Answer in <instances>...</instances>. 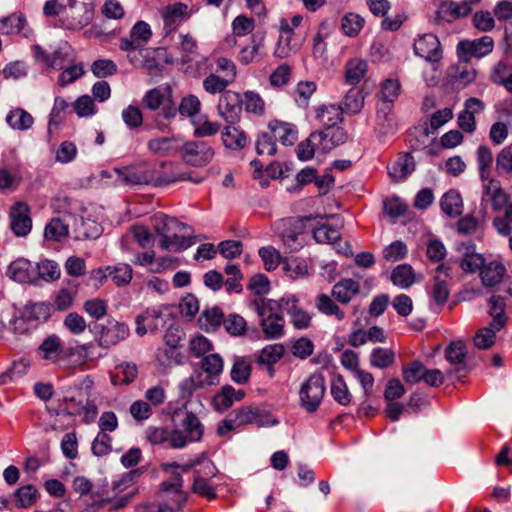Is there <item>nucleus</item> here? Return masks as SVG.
Returning a JSON list of instances; mask_svg holds the SVG:
<instances>
[{
  "instance_id": "obj_63",
  "label": "nucleus",
  "mask_w": 512,
  "mask_h": 512,
  "mask_svg": "<svg viewBox=\"0 0 512 512\" xmlns=\"http://www.w3.org/2000/svg\"><path fill=\"white\" fill-rule=\"evenodd\" d=\"M38 496L39 493L33 485H23L14 493L17 506L21 508H27L34 505Z\"/></svg>"
},
{
  "instance_id": "obj_37",
  "label": "nucleus",
  "mask_w": 512,
  "mask_h": 512,
  "mask_svg": "<svg viewBox=\"0 0 512 512\" xmlns=\"http://www.w3.org/2000/svg\"><path fill=\"white\" fill-rule=\"evenodd\" d=\"M107 273H104L101 269L97 270L96 273L101 277H110L117 286H124L131 282L133 277V270L129 264L118 263L113 266H107L105 268Z\"/></svg>"
},
{
  "instance_id": "obj_10",
  "label": "nucleus",
  "mask_w": 512,
  "mask_h": 512,
  "mask_svg": "<svg viewBox=\"0 0 512 512\" xmlns=\"http://www.w3.org/2000/svg\"><path fill=\"white\" fill-rule=\"evenodd\" d=\"M96 340L100 347L109 349L130 335V328L124 322L108 319L105 324L96 327Z\"/></svg>"
},
{
  "instance_id": "obj_40",
  "label": "nucleus",
  "mask_w": 512,
  "mask_h": 512,
  "mask_svg": "<svg viewBox=\"0 0 512 512\" xmlns=\"http://www.w3.org/2000/svg\"><path fill=\"white\" fill-rule=\"evenodd\" d=\"M180 142L176 137H157L147 142L148 150L156 155L167 156L179 152Z\"/></svg>"
},
{
  "instance_id": "obj_52",
  "label": "nucleus",
  "mask_w": 512,
  "mask_h": 512,
  "mask_svg": "<svg viewBox=\"0 0 512 512\" xmlns=\"http://www.w3.org/2000/svg\"><path fill=\"white\" fill-rule=\"evenodd\" d=\"M331 394L333 399L340 405L347 406L352 401V394L341 375H336L331 380Z\"/></svg>"
},
{
  "instance_id": "obj_50",
  "label": "nucleus",
  "mask_w": 512,
  "mask_h": 512,
  "mask_svg": "<svg viewBox=\"0 0 512 512\" xmlns=\"http://www.w3.org/2000/svg\"><path fill=\"white\" fill-rule=\"evenodd\" d=\"M442 211L449 217H456L462 212V198L455 190L446 192L440 202Z\"/></svg>"
},
{
  "instance_id": "obj_24",
  "label": "nucleus",
  "mask_w": 512,
  "mask_h": 512,
  "mask_svg": "<svg viewBox=\"0 0 512 512\" xmlns=\"http://www.w3.org/2000/svg\"><path fill=\"white\" fill-rule=\"evenodd\" d=\"M136 334L140 337L153 332L163 325V313L160 309L148 308L135 318Z\"/></svg>"
},
{
  "instance_id": "obj_6",
  "label": "nucleus",
  "mask_w": 512,
  "mask_h": 512,
  "mask_svg": "<svg viewBox=\"0 0 512 512\" xmlns=\"http://www.w3.org/2000/svg\"><path fill=\"white\" fill-rule=\"evenodd\" d=\"M120 182L126 185H148L157 187L156 163L141 162L132 166L114 169Z\"/></svg>"
},
{
  "instance_id": "obj_11",
  "label": "nucleus",
  "mask_w": 512,
  "mask_h": 512,
  "mask_svg": "<svg viewBox=\"0 0 512 512\" xmlns=\"http://www.w3.org/2000/svg\"><path fill=\"white\" fill-rule=\"evenodd\" d=\"M217 472V468L210 461H205L201 463L200 468L194 469L193 493L209 501L215 499L217 494L212 478L216 476Z\"/></svg>"
},
{
  "instance_id": "obj_27",
  "label": "nucleus",
  "mask_w": 512,
  "mask_h": 512,
  "mask_svg": "<svg viewBox=\"0 0 512 512\" xmlns=\"http://www.w3.org/2000/svg\"><path fill=\"white\" fill-rule=\"evenodd\" d=\"M0 33L3 35L22 34L27 38L32 34V30L28 27L23 14L12 13L0 19Z\"/></svg>"
},
{
  "instance_id": "obj_42",
  "label": "nucleus",
  "mask_w": 512,
  "mask_h": 512,
  "mask_svg": "<svg viewBox=\"0 0 512 512\" xmlns=\"http://www.w3.org/2000/svg\"><path fill=\"white\" fill-rule=\"evenodd\" d=\"M223 145L230 150H241L247 144L246 134L239 128L227 125L221 132Z\"/></svg>"
},
{
  "instance_id": "obj_18",
  "label": "nucleus",
  "mask_w": 512,
  "mask_h": 512,
  "mask_svg": "<svg viewBox=\"0 0 512 512\" xmlns=\"http://www.w3.org/2000/svg\"><path fill=\"white\" fill-rule=\"evenodd\" d=\"M414 52L429 62H438L442 57L440 42L432 33L424 34L415 40Z\"/></svg>"
},
{
  "instance_id": "obj_58",
  "label": "nucleus",
  "mask_w": 512,
  "mask_h": 512,
  "mask_svg": "<svg viewBox=\"0 0 512 512\" xmlns=\"http://www.w3.org/2000/svg\"><path fill=\"white\" fill-rule=\"evenodd\" d=\"M233 84L228 79L216 74L210 73L203 80V89L205 92L211 95L220 94L222 95L224 92H227V87Z\"/></svg>"
},
{
  "instance_id": "obj_43",
  "label": "nucleus",
  "mask_w": 512,
  "mask_h": 512,
  "mask_svg": "<svg viewBox=\"0 0 512 512\" xmlns=\"http://www.w3.org/2000/svg\"><path fill=\"white\" fill-rule=\"evenodd\" d=\"M368 64L365 60L354 58L345 65V81L349 85L358 84L366 75Z\"/></svg>"
},
{
  "instance_id": "obj_64",
  "label": "nucleus",
  "mask_w": 512,
  "mask_h": 512,
  "mask_svg": "<svg viewBox=\"0 0 512 512\" xmlns=\"http://www.w3.org/2000/svg\"><path fill=\"white\" fill-rule=\"evenodd\" d=\"M426 367L422 362L414 360L402 369L403 379L407 384H417L423 381Z\"/></svg>"
},
{
  "instance_id": "obj_28",
  "label": "nucleus",
  "mask_w": 512,
  "mask_h": 512,
  "mask_svg": "<svg viewBox=\"0 0 512 512\" xmlns=\"http://www.w3.org/2000/svg\"><path fill=\"white\" fill-rule=\"evenodd\" d=\"M268 127L274 139L279 140L285 146L293 145L298 139V129L292 123L273 120Z\"/></svg>"
},
{
  "instance_id": "obj_29",
  "label": "nucleus",
  "mask_w": 512,
  "mask_h": 512,
  "mask_svg": "<svg viewBox=\"0 0 512 512\" xmlns=\"http://www.w3.org/2000/svg\"><path fill=\"white\" fill-rule=\"evenodd\" d=\"M448 76L453 84L465 87L476 79L477 72L468 60L459 59L456 65L448 69Z\"/></svg>"
},
{
  "instance_id": "obj_49",
  "label": "nucleus",
  "mask_w": 512,
  "mask_h": 512,
  "mask_svg": "<svg viewBox=\"0 0 512 512\" xmlns=\"http://www.w3.org/2000/svg\"><path fill=\"white\" fill-rule=\"evenodd\" d=\"M476 156L478 172L481 180L486 181L491 179L490 174L493 164V153L491 149L485 145H481L477 149Z\"/></svg>"
},
{
  "instance_id": "obj_15",
  "label": "nucleus",
  "mask_w": 512,
  "mask_h": 512,
  "mask_svg": "<svg viewBox=\"0 0 512 512\" xmlns=\"http://www.w3.org/2000/svg\"><path fill=\"white\" fill-rule=\"evenodd\" d=\"M232 33L228 34L221 41L222 49H233L238 44V37H244L253 32L255 29V20L245 14L236 16L231 23Z\"/></svg>"
},
{
  "instance_id": "obj_16",
  "label": "nucleus",
  "mask_w": 512,
  "mask_h": 512,
  "mask_svg": "<svg viewBox=\"0 0 512 512\" xmlns=\"http://www.w3.org/2000/svg\"><path fill=\"white\" fill-rule=\"evenodd\" d=\"M92 17V8L84 2L76 3L61 15L66 28L73 30L87 26L91 22Z\"/></svg>"
},
{
  "instance_id": "obj_46",
  "label": "nucleus",
  "mask_w": 512,
  "mask_h": 512,
  "mask_svg": "<svg viewBox=\"0 0 512 512\" xmlns=\"http://www.w3.org/2000/svg\"><path fill=\"white\" fill-rule=\"evenodd\" d=\"M161 470L171 475V480L163 481L161 488L163 491L180 492L183 486V479L179 473V464L177 462H167L161 464Z\"/></svg>"
},
{
  "instance_id": "obj_44",
  "label": "nucleus",
  "mask_w": 512,
  "mask_h": 512,
  "mask_svg": "<svg viewBox=\"0 0 512 512\" xmlns=\"http://www.w3.org/2000/svg\"><path fill=\"white\" fill-rule=\"evenodd\" d=\"M69 234V224L66 217H54L46 225L44 235L47 240L60 242Z\"/></svg>"
},
{
  "instance_id": "obj_57",
  "label": "nucleus",
  "mask_w": 512,
  "mask_h": 512,
  "mask_svg": "<svg viewBox=\"0 0 512 512\" xmlns=\"http://www.w3.org/2000/svg\"><path fill=\"white\" fill-rule=\"evenodd\" d=\"M313 237L318 243L334 244L336 241L340 240L341 233L338 227L323 223L314 228Z\"/></svg>"
},
{
  "instance_id": "obj_56",
  "label": "nucleus",
  "mask_w": 512,
  "mask_h": 512,
  "mask_svg": "<svg viewBox=\"0 0 512 512\" xmlns=\"http://www.w3.org/2000/svg\"><path fill=\"white\" fill-rule=\"evenodd\" d=\"M467 357V348L462 340L452 341L445 349V358L452 365L464 368Z\"/></svg>"
},
{
  "instance_id": "obj_4",
  "label": "nucleus",
  "mask_w": 512,
  "mask_h": 512,
  "mask_svg": "<svg viewBox=\"0 0 512 512\" xmlns=\"http://www.w3.org/2000/svg\"><path fill=\"white\" fill-rule=\"evenodd\" d=\"M277 301L268 298H254L249 307L259 317V324L266 340H278L285 335V319L277 312Z\"/></svg>"
},
{
  "instance_id": "obj_23",
  "label": "nucleus",
  "mask_w": 512,
  "mask_h": 512,
  "mask_svg": "<svg viewBox=\"0 0 512 512\" xmlns=\"http://www.w3.org/2000/svg\"><path fill=\"white\" fill-rule=\"evenodd\" d=\"M223 369V358L217 353H210L202 358L199 372L204 373V379L210 386H215L220 383Z\"/></svg>"
},
{
  "instance_id": "obj_7",
  "label": "nucleus",
  "mask_w": 512,
  "mask_h": 512,
  "mask_svg": "<svg viewBox=\"0 0 512 512\" xmlns=\"http://www.w3.org/2000/svg\"><path fill=\"white\" fill-rule=\"evenodd\" d=\"M326 391L325 378L320 373H314L302 383L299 390L300 404L307 412L318 410Z\"/></svg>"
},
{
  "instance_id": "obj_31",
  "label": "nucleus",
  "mask_w": 512,
  "mask_h": 512,
  "mask_svg": "<svg viewBox=\"0 0 512 512\" xmlns=\"http://www.w3.org/2000/svg\"><path fill=\"white\" fill-rule=\"evenodd\" d=\"M343 108L338 105H321L315 109V119L324 129H330L343 119Z\"/></svg>"
},
{
  "instance_id": "obj_21",
  "label": "nucleus",
  "mask_w": 512,
  "mask_h": 512,
  "mask_svg": "<svg viewBox=\"0 0 512 512\" xmlns=\"http://www.w3.org/2000/svg\"><path fill=\"white\" fill-rule=\"evenodd\" d=\"M157 187L173 184L180 181H192L200 183L201 179H192L190 173L178 171V165L173 162H161L156 164Z\"/></svg>"
},
{
  "instance_id": "obj_22",
  "label": "nucleus",
  "mask_w": 512,
  "mask_h": 512,
  "mask_svg": "<svg viewBox=\"0 0 512 512\" xmlns=\"http://www.w3.org/2000/svg\"><path fill=\"white\" fill-rule=\"evenodd\" d=\"M457 250L460 253L458 264L463 272L473 274L483 266L485 259L482 254L476 252L474 244L461 243Z\"/></svg>"
},
{
  "instance_id": "obj_12",
  "label": "nucleus",
  "mask_w": 512,
  "mask_h": 512,
  "mask_svg": "<svg viewBox=\"0 0 512 512\" xmlns=\"http://www.w3.org/2000/svg\"><path fill=\"white\" fill-rule=\"evenodd\" d=\"M277 307L289 316L294 328L303 330L311 325V315L302 308L295 295L283 296L277 301Z\"/></svg>"
},
{
  "instance_id": "obj_38",
  "label": "nucleus",
  "mask_w": 512,
  "mask_h": 512,
  "mask_svg": "<svg viewBox=\"0 0 512 512\" xmlns=\"http://www.w3.org/2000/svg\"><path fill=\"white\" fill-rule=\"evenodd\" d=\"M488 306V314L492 317V321L490 322L491 327L496 330H501L508 320L505 314V299L502 296L493 295L488 301Z\"/></svg>"
},
{
  "instance_id": "obj_53",
  "label": "nucleus",
  "mask_w": 512,
  "mask_h": 512,
  "mask_svg": "<svg viewBox=\"0 0 512 512\" xmlns=\"http://www.w3.org/2000/svg\"><path fill=\"white\" fill-rule=\"evenodd\" d=\"M400 90V82L396 79H387L382 83L379 98L384 106L383 110H390L389 104L398 98Z\"/></svg>"
},
{
  "instance_id": "obj_62",
  "label": "nucleus",
  "mask_w": 512,
  "mask_h": 512,
  "mask_svg": "<svg viewBox=\"0 0 512 512\" xmlns=\"http://www.w3.org/2000/svg\"><path fill=\"white\" fill-rule=\"evenodd\" d=\"M231 379L237 384H245L251 375V364L245 358H236L232 366Z\"/></svg>"
},
{
  "instance_id": "obj_2",
  "label": "nucleus",
  "mask_w": 512,
  "mask_h": 512,
  "mask_svg": "<svg viewBox=\"0 0 512 512\" xmlns=\"http://www.w3.org/2000/svg\"><path fill=\"white\" fill-rule=\"evenodd\" d=\"M510 194L497 179L483 181L481 205H490L493 212L504 211L494 217L492 225L498 234L509 236L512 233V202Z\"/></svg>"
},
{
  "instance_id": "obj_39",
  "label": "nucleus",
  "mask_w": 512,
  "mask_h": 512,
  "mask_svg": "<svg viewBox=\"0 0 512 512\" xmlns=\"http://www.w3.org/2000/svg\"><path fill=\"white\" fill-rule=\"evenodd\" d=\"M181 430L186 438V445L189 442L200 441L204 432V427L198 417L191 411L185 412V417L182 420Z\"/></svg>"
},
{
  "instance_id": "obj_36",
  "label": "nucleus",
  "mask_w": 512,
  "mask_h": 512,
  "mask_svg": "<svg viewBox=\"0 0 512 512\" xmlns=\"http://www.w3.org/2000/svg\"><path fill=\"white\" fill-rule=\"evenodd\" d=\"M360 292L359 282L343 279L332 287V296L341 304H348Z\"/></svg>"
},
{
  "instance_id": "obj_14",
  "label": "nucleus",
  "mask_w": 512,
  "mask_h": 512,
  "mask_svg": "<svg viewBox=\"0 0 512 512\" xmlns=\"http://www.w3.org/2000/svg\"><path fill=\"white\" fill-rule=\"evenodd\" d=\"M494 40L490 36H482L474 40H462L457 44V55L460 60L482 58L493 51Z\"/></svg>"
},
{
  "instance_id": "obj_45",
  "label": "nucleus",
  "mask_w": 512,
  "mask_h": 512,
  "mask_svg": "<svg viewBox=\"0 0 512 512\" xmlns=\"http://www.w3.org/2000/svg\"><path fill=\"white\" fill-rule=\"evenodd\" d=\"M301 47V42L295 39V35H279L273 55L279 59H285L295 54Z\"/></svg>"
},
{
  "instance_id": "obj_32",
  "label": "nucleus",
  "mask_w": 512,
  "mask_h": 512,
  "mask_svg": "<svg viewBox=\"0 0 512 512\" xmlns=\"http://www.w3.org/2000/svg\"><path fill=\"white\" fill-rule=\"evenodd\" d=\"M506 272L505 266L496 260L485 263L479 270L481 282L485 287H493L499 284Z\"/></svg>"
},
{
  "instance_id": "obj_8",
  "label": "nucleus",
  "mask_w": 512,
  "mask_h": 512,
  "mask_svg": "<svg viewBox=\"0 0 512 512\" xmlns=\"http://www.w3.org/2000/svg\"><path fill=\"white\" fill-rule=\"evenodd\" d=\"M179 154L185 164L192 167H204L214 158L215 150L206 141L191 140L180 145Z\"/></svg>"
},
{
  "instance_id": "obj_13",
  "label": "nucleus",
  "mask_w": 512,
  "mask_h": 512,
  "mask_svg": "<svg viewBox=\"0 0 512 512\" xmlns=\"http://www.w3.org/2000/svg\"><path fill=\"white\" fill-rule=\"evenodd\" d=\"M145 437L152 445L168 443L173 449H181L186 446V438L180 429L169 430L163 426H149L145 430Z\"/></svg>"
},
{
  "instance_id": "obj_48",
  "label": "nucleus",
  "mask_w": 512,
  "mask_h": 512,
  "mask_svg": "<svg viewBox=\"0 0 512 512\" xmlns=\"http://www.w3.org/2000/svg\"><path fill=\"white\" fill-rule=\"evenodd\" d=\"M138 375V367L135 363L125 362L115 367V372L111 376L114 385L130 384Z\"/></svg>"
},
{
  "instance_id": "obj_59",
  "label": "nucleus",
  "mask_w": 512,
  "mask_h": 512,
  "mask_svg": "<svg viewBox=\"0 0 512 512\" xmlns=\"http://www.w3.org/2000/svg\"><path fill=\"white\" fill-rule=\"evenodd\" d=\"M365 20L359 14L350 12L345 14L341 20V28L349 37L357 36L364 26Z\"/></svg>"
},
{
  "instance_id": "obj_25",
  "label": "nucleus",
  "mask_w": 512,
  "mask_h": 512,
  "mask_svg": "<svg viewBox=\"0 0 512 512\" xmlns=\"http://www.w3.org/2000/svg\"><path fill=\"white\" fill-rule=\"evenodd\" d=\"M484 103L475 97L467 99L464 103V110L458 115L459 127L468 133L476 129L475 115L484 110Z\"/></svg>"
},
{
  "instance_id": "obj_17",
  "label": "nucleus",
  "mask_w": 512,
  "mask_h": 512,
  "mask_svg": "<svg viewBox=\"0 0 512 512\" xmlns=\"http://www.w3.org/2000/svg\"><path fill=\"white\" fill-rule=\"evenodd\" d=\"M242 99L239 93L228 90L219 97L217 111L227 123H235L241 113Z\"/></svg>"
},
{
  "instance_id": "obj_9",
  "label": "nucleus",
  "mask_w": 512,
  "mask_h": 512,
  "mask_svg": "<svg viewBox=\"0 0 512 512\" xmlns=\"http://www.w3.org/2000/svg\"><path fill=\"white\" fill-rule=\"evenodd\" d=\"M304 228L305 224L300 218H286L276 223V231L289 252L299 251L303 247Z\"/></svg>"
},
{
  "instance_id": "obj_1",
  "label": "nucleus",
  "mask_w": 512,
  "mask_h": 512,
  "mask_svg": "<svg viewBox=\"0 0 512 512\" xmlns=\"http://www.w3.org/2000/svg\"><path fill=\"white\" fill-rule=\"evenodd\" d=\"M92 343L65 347L62 339L52 334L45 338L37 349L39 357L62 368H72L84 365L92 360Z\"/></svg>"
},
{
  "instance_id": "obj_35",
  "label": "nucleus",
  "mask_w": 512,
  "mask_h": 512,
  "mask_svg": "<svg viewBox=\"0 0 512 512\" xmlns=\"http://www.w3.org/2000/svg\"><path fill=\"white\" fill-rule=\"evenodd\" d=\"M209 386L210 385L208 382L204 379V373L199 372L198 369H195L190 377L185 378L179 384V396L182 400L187 402L196 391Z\"/></svg>"
},
{
  "instance_id": "obj_55",
  "label": "nucleus",
  "mask_w": 512,
  "mask_h": 512,
  "mask_svg": "<svg viewBox=\"0 0 512 512\" xmlns=\"http://www.w3.org/2000/svg\"><path fill=\"white\" fill-rule=\"evenodd\" d=\"M238 427L247 424H261L262 416L259 410L252 406H244L231 412Z\"/></svg>"
},
{
  "instance_id": "obj_26",
  "label": "nucleus",
  "mask_w": 512,
  "mask_h": 512,
  "mask_svg": "<svg viewBox=\"0 0 512 512\" xmlns=\"http://www.w3.org/2000/svg\"><path fill=\"white\" fill-rule=\"evenodd\" d=\"M6 275L14 281L27 283L33 281L36 274L34 266L28 259L18 258L9 264Z\"/></svg>"
},
{
  "instance_id": "obj_5",
  "label": "nucleus",
  "mask_w": 512,
  "mask_h": 512,
  "mask_svg": "<svg viewBox=\"0 0 512 512\" xmlns=\"http://www.w3.org/2000/svg\"><path fill=\"white\" fill-rule=\"evenodd\" d=\"M139 476V470H132L123 474L120 479L113 481L111 494L101 500L102 506L107 507L110 511H117L126 507L138 494V488L135 484Z\"/></svg>"
},
{
  "instance_id": "obj_20",
  "label": "nucleus",
  "mask_w": 512,
  "mask_h": 512,
  "mask_svg": "<svg viewBox=\"0 0 512 512\" xmlns=\"http://www.w3.org/2000/svg\"><path fill=\"white\" fill-rule=\"evenodd\" d=\"M449 270V267L444 264H440L435 270L433 285L431 288V297L438 306H443L450 295L448 283L450 280Z\"/></svg>"
},
{
  "instance_id": "obj_3",
  "label": "nucleus",
  "mask_w": 512,
  "mask_h": 512,
  "mask_svg": "<svg viewBox=\"0 0 512 512\" xmlns=\"http://www.w3.org/2000/svg\"><path fill=\"white\" fill-rule=\"evenodd\" d=\"M151 221L154 231L161 236L159 247L162 250L180 252L193 245L190 227L176 218L159 213Z\"/></svg>"
},
{
  "instance_id": "obj_30",
  "label": "nucleus",
  "mask_w": 512,
  "mask_h": 512,
  "mask_svg": "<svg viewBox=\"0 0 512 512\" xmlns=\"http://www.w3.org/2000/svg\"><path fill=\"white\" fill-rule=\"evenodd\" d=\"M244 396L243 390H235L231 385H225L213 397L212 405L216 411L224 412L232 407L235 401H241Z\"/></svg>"
},
{
  "instance_id": "obj_51",
  "label": "nucleus",
  "mask_w": 512,
  "mask_h": 512,
  "mask_svg": "<svg viewBox=\"0 0 512 512\" xmlns=\"http://www.w3.org/2000/svg\"><path fill=\"white\" fill-rule=\"evenodd\" d=\"M284 352L282 344L267 345L260 351L256 361L260 366H274L283 357Z\"/></svg>"
},
{
  "instance_id": "obj_19",
  "label": "nucleus",
  "mask_w": 512,
  "mask_h": 512,
  "mask_svg": "<svg viewBox=\"0 0 512 512\" xmlns=\"http://www.w3.org/2000/svg\"><path fill=\"white\" fill-rule=\"evenodd\" d=\"M10 226L16 236H26L32 228L30 208L24 202H18L10 210Z\"/></svg>"
},
{
  "instance_id": "obj_33",
  "label": "nucleus",
  "mask_w": 512,
  "mask_h": 512,
  "mask_svg": "<svg viewBox=\"0 0 512 512\" xmlns=\"http://www.w3.org/2000/svg\"><path fill=\"white\" fill-rule=\"evenodd\" d=\"M266 32L252 33L250 44L244 46L238 54V61L243 65L252 63L265 45Z\"/></svg>"
},
{
  "instance_id": "obj_54",
  "label": "nucleus",
  "mask_w": 512,
  "mask_h": 512,
  "mask_svg": "<svg viewBox=\"0 0 512 512\" xmlns=\"http://www.w3.org/2000/svg\"><path fill=\"white\" fill-rule=\"evenodd\" d=\"M6 121L11 128L16 130H27L34 123L32 115L22 108L11 110L6 117Z\"/></svg>"
},
{
  "instance_id": "obj_34",
  "label": "nucleus",
  "mask_w": 512,
  "mask_h": 512,
  "mask_svg": "<svg viewBox=\"0 0 512 512\" xmlns=\"http://www.w3.org/2000/svg\"><path fill=\"white\" fill-rule=\"evenodd\" d=\"M388 174L394 181L405 179L415 170L414 158L409 153H402L391 165L387 166Z\"/></svg>"
},
{
  "instance_id": "obj_41",
  "label": "nucleus",
  "mask_w": 512,
  "mask_h": 512,
  "mask_svg": "<svg viewBox=\"0 0 512 512\" xmlns=\"http://www.w3.org/2000/svg\"><path fill=\"white\" fill-rule=\"evenodd\" d=\"M187 8V5L184 3H174L172 5H168L163 10L162 17L164 21V29L167 33L176 30L181 19L185 16Z\"/></svg>"
},
{
  "instance_id": "obj_61",
  "label": "nucleus",
  "mask_w": 512,
  "mask_h": 512,
  "mask_svg": "<svg viewBox=\"0 0 512 512\" xmlns=\"http://www.w3.org/2000/svg\"><path fill=\"white\" fill-rule=\"evenodd\" d=\"M395 361V353L389 348L378 347L370 354V364L373 367L385 369L391 366Z\"/></svg>"
},
{
  "instance_id": "obj_60",
  "label": "nucleus",
  "mask_w": 512,
  "mask_h": 512,
  "mask_svg": "<svg viewBox=\"0 0 512 512\" xmlns=\"http://www.w3.org/2000/svg\"><path fill=\"white\" fill-rule=\"evenodd\" d=\"M224 314L221 309L213 307L202 312L199 323L206 331L215 330L221 323H224Z\"/></svg>"
},
{
  "instance_id": "obj_47",
  "label": "nucleus",
  "mask_w": 512,
  "mask_h": 512,
  "mask_svg": "<svg viewBox=\"0 0 512 512\" xmlns=\"http://www.w3.org/2000/svg\"><path fill=\"white\" fill-rule=\"evenodd\" d=\"M315 307L320 313L326 316H334L338 321L345 319V312L327 294L317 295Z\"/></svg>"
}]
</instances>
